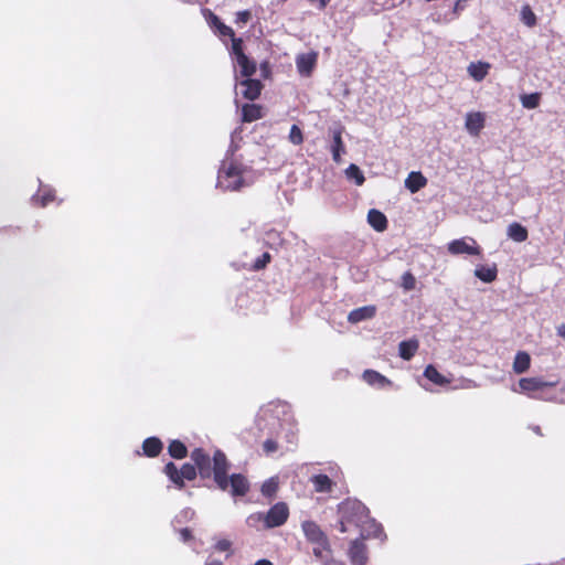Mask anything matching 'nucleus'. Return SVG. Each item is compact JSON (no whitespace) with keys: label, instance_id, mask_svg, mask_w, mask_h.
I'll return each mask as SVG.
<instances>
[{"label":"nucleus","instance_id":"1","mask_svg":"<svg viewBox=\"0 0 565 565\" xmlns=\"http://www.w3.org/2000/svg\"><path fill=\"white\" fill-rule=\"evenodd\" d=\"M191 459L194 461L202 478H210L213 475L214 481L220 489L225 491L231 487L233 495H244L248 491L249 484L244 476L232 475L227 479V461L223 452L215 451L211 459L207 454L198 448L192 451Z\"/></svg>","mask_w":565,"mask_h":565},{"label":"nucleus","instance_id":"2","mask_svg":"<svg viewBox=\"0 0 565 565\" xmlns=\"http://www.w3.org/2000/svg\"><path fill=\"white\" fill-rule=\"evenodd\" d=\"M255 179L256 174L250 168L237 161L225 160L220 168L216 185L225 191H237L250 185Z\"/></svg>","mask_w":565,"mask_h":565},{"label":"nucleus","instance_id":"3","mask_svg":"<svg viewBox=\"0 0 565 565\" xmlns=\"http://www.w3.org/2000/svg\"><path fill=\"white\" fill-rule=\"evenodd\" d=\"M243 41L241 39H233V44L230 53L233 61L235 81L252 77L257 70V64L250 60L242 49Z\"/></svg>","mask_w":565,"mask_h":565},{"label":"nucleus","instance_id":"4","mask_svg":"<svg viewBox=\"0 0 565 565\" xmlns=\"http://www.w3.org/2000/svg\"><path fill=\"white\" fill-rule=\"evenodd\" d=\"M339 512L341 514V532H350L351 527H358V523L366 518L369 511L362 502L349 499L340 504Z\"/></svg>","mask_w":565,"mask_h":565},{"label":"nucleus","instance_id":"5","mask_svg":"<svg viewBox=\"0 0 565 565\" xmlns=\"http://www.w3.org/2000/svg\"><path fill=\"white\" fill-rule=\"evenodd\" d=\"M164 472L169 479L179 488H182L184 480H193L196 476L195 467L184 463L179 470L173 462H169L164 467Z\"/></svg>","mask_w":565,"mask_h":565},{"label":"nucleus","instance_id":"6","mask_svg":"<svg viewBox=\"0 0 565 565\" xmlns=\"http://www.w3.org/2000/svg\"><path fill=\"white\" fill-rule=\"evenodd\" d=\"M447 249L451 255H480L481 248L477 241L472 237L466 236L462 238L454 239L447 244Z\"/></svg>","mask_w":565,"mask_h":565},{"label":"nucleus","instance_id":"7","mask_svg":"<svg viewBox=\"0 0 565 565\" xmlns=\"http://www.w3.org/2000/svg\"><path fill=\"white\" fill-rule=\"evenodd\" d=\"M289 515V510L286 503L278 502L273 505L265 514V527H276L282 525Z\"/></svg>","mask_w":565,"mask_h":565},{"label":"nucleus","instance_id":"8","mask_svg":"<svg viewBox=\"0 0 565 565\" xmlns=\"http://www.w3.org/2000/svg\"><path fill=\"white\" fill-rule=\"evenodd\" d=\"M262 88V83L250 77L236 81V94H242L246 99H256L260 95Z\"/></svg>","mask_w":565,"mask_h":565},{"label":"nucleus","instance_id":"9","mask_svg":"<svg viewBox=\"0 0 565 565\" xmlns=\"http://www.w3.org/2000/svg\"><path fill=\"white\" fill-rule=\"evenodd\" d=\"M554 385L555 383L545 382L540 377H523L519 381L518 387H513L512 391L516 393L531 394Z\"/></svg>","mask_w":565,"mask_h":565},{"label":"nucleus","instance_id":"10","mask_svg":"<svg viewBox=\"0 0 565 565\" xmlns=\"http://www.w3.org/2000/svg\"><path fill=\"white\" fill-rule=\"evenodd\" d=\"M486 125V114L482 111L467 113L465 118V128L470 136L477 137Z\"/></svg>","mask_w":565,"mask_h":565},{"label":"nucleus","instance_id":"11","mask_svg":"<svg viewBox=\"0 0 565 565\" xmlns=\"http://www.w3.org/2000/svg\"><path fill=\"white\" fill-rule=\"evenodd\" d=\"M318 60V53L309 52L297 55L296 66L301 76H309L315 68Z\"/></svg>","mask_w":565,"mask_h":565},{"label":"nucleus","instance_id":"12","mask_svg":"<svg viewBox=\"0 0 565 565\" xmlns=\"http://www.w3.org/2000/svg\"><path fill=\"white\" fill-rule=\"evenodd\" d=\"M360 531V534L362 539L366 537H381L382 535V527L380 524L375 522V520L371 519L369 516V512L366 513V518H364L361 523H358V527Z\"/></svg>","mask_w":565,"mask_h":565},{"label":"nucleus","instance_id":"13","mask_svg":"<svg viewBox=\"0 0 565 565\" xmlns=\"http://www.w3.org/2000/svg\"><path fill=\"white\" fill-rule=\"evenodd\" d=\"M491 64L483 61L471 62L467 66L468 75L476 82H482L489 74Z\"/></svg>","mask_w":565,"mask_h":565},{"label":"nucleus","instance_id":"14","mask_svg":"<svg viewBox=\"0 0 565 565\" xmlns=\"http://www.w3.org/2000/svg\"><path fill=\"white\" fill-rule=\"evenodd\" d=\"M302 531L312 544H322L323 540L327 539L320 527L312 521H305L302 523Z\"/></svg>","mask_w":565,"mask_h":565},{"label":"nucleus","instance_id":"15","mask_svg":"<svg viewBox=\"0 0 565 565\" xmlns=\"http://www.w3.org/2000/svg\"><path fill=\"white\" fill-rule=\"evenodd\" d=\"M497 265H478L475 269V276L483 282H492L497 279Z\"/></svg>","mask_w":565,"mask_h":565},{"label":"nucleus","instance_id":"16","mask_svg":"<svg viewBox=\"0 0 565 565\" xmlns=\"http://www.w3.org/2000/svg\"><path fill=\"white\" fill-rule=\"evenodd\" d=\"M363 380L371 386H375L379 388H384L386 386H390L392 382L386 379L381 373L373 371V370H366L363 373Z\"/></svg>","mask_w":565,"mask_h":565},{"label":"nucleus","instance_id":"17","mask_svg":"<svg viewBox=\"0 0 565 565\" xmlns=\"http://www.w3.org/2000/svg\"><path fill=\"white\" fill-rule=\"evenodd\" d=\"M376 309L374 306H364L352 310L348 316V320L352 323H358L373 318Z\"/></svg>","mask_w":565,"mask_h":565},{"label":"nucleus","instance_id":"18","mask_svg":"<svg viewBox=\"0 0 565 565\" xmlns=\"http://www.w3.org/2000/svg\"><path fill=\"white\" fill-rule=\"evenodd\" d=\"M332 146H331V153L332 159L339 163L341 162V156L344 153V145L342 141V130L340 128L332 130Z\"/></svg>","mask_w":565,"mask_h":565},{"label":"nucleus","instance_id":"19","mask_svg":"<svg viewBox=\"0 0 565 565\" xmlns=\"http://www.w3.org/2000/svg\"><path fill=\"white\" fill-rule=\"evenodd\" d=\"M55 200L54 191L46 185H40V189L35 195H33L32 201L35 205L45 207L47 204Z\"/></svg>","mask_w":565,"mask_h":565},{"label":"nucleus","instance_id":"20","mask_svg":"<svg viewBox=\"0 0 565 565\" xmlns=\"http://www.w3.org/2000/svg\"><path fill=\"white\" fill-rule=\"evenodd\" d=\"M427 179L418 171H413L408 174L405 180V186L412 192L416 193L420 189L425 188Z\"/></svg>","mask_w":565,"mask_h":565},{"label":"nucleus","instance_id":"21","mask_svg":"<svg viewBox=\"0 0 565 565\" xmlns=\"http://www.w3.org/2000/svg\"><path fill=\"white\" fill-rule=\"evenodd\" d=\"M367 222L377 232H383L387 227L386 216L381 211L375 209L369 211Z\"/></svg>","mask_w":565,"mask_h":565},{"label":"nucleus","instance_id":"22","mask_svg":"<svg viewBox=\"0 0 565 565\" xmlns=\"http://www.w3.org/2000/svg\"><path fill=\"white\" fill-rule=\"evenodd\" d=\"M424 376L438 386L448 385L451 380L441 374L434 365H428L424 371Z\"/></svg>","mask_w":565,"mask_h":565},{"label":"nucleus","instance_id":"23","mask_svg":"<svg viewBox=\"0 0 565 565\" xmlns=\"http://www.w3.org/2000/svg\"><path fill=\"white\" fill-rule=\"evenodd\" d=\"M507 235L510 239L516 243H522L527 239V230L520 223H511L507 228Z\"/></svg>","mask_w":565,"mask_h":565},{"label":"nucleus","instance_id":"24","mask_svg":"<svg viewBox=\"0 0 565 565\" xmlns=\"http://www.w3.org/2000/svg\"><path fill=\"white\" fill-rule=\"evenodd\" d=\"M352 563L363 565L366 562L365 546L360 541H354L349 551Z\"/></svg>","mask_w":565,"mask_h":565},{"label":"nucleus","instance_id":"25","mask_svg":"<svg viewBox=\"0 0 565 565\" xmlns=\"http://www.w3.org/2000/svg\"><path fill=\"white\" fill-rule=\"evenodd\" d=\"M531 365V356L525 351H520L515 354L513 361V371L516 374H522L530 369Z\"/></svg>","mask_w":565,"mask_h":565},{"label":"nucleus","instance_id":"26","mask_svg":"<svg viewBox=\"0 0 565 565\" xmlns=\"http://www.w3.org/2000/svg\"><path fill=\"white\" fill-rule=\"evenodd\" d=\"M418 341L417 340H407L399 343L398 351L399 356L404 360H411L418 350Z\"/></svg>","mask_w":565,"mask_h":565},{"label":"nucleus","instance_id":"27","mask_svg":"<svg viewBox=\"0 0 565 565\" xmlns=\"http://www.w3.org/2000/svg\"><path fill=\"white\" fill-rule=\"evenodd\" d=\"M207 22L211 26L216 29L217 33L221 36H230L232 41H233V39H236L234 36L233 30L230 26L222 23L216 15L210 13L209 18H207Z\"/></svg>","mask_w":565,"mask_h":565},{"label":"nucleus","instance_id":"28","mask_svg":"<svg viewBox=\"0 0 565 565\" xmlns=\"http://www.w3.org/2000/svg\"><path fill=\"white\" fill-rule=\"evenodd\" d=\"M142 449L147 456L154 457L161 451L162 443L156 437H150L143 441Z\"/></svg>","mask_w":565,"mask_h":565},{"label":"nucleus","instance_id":"29","mask_svg":"<svg viewBox=\"0 0 565 565\" xmlns=\"http://www.w3.org/2000/svg\"><path fill=\"white\" fill-rule=\"evenodd\" d=\"M315 490L317 492H328L332 488V481L326 475H316L311 478Z\"/></svg>","mask_w":565,"mask_h":565},{"label":"nucleus","instance_id":"30","mask_svg":"<svg viewBox=\"0 0 565 565\" xmlns=\"http://www.w3.org/2000/svg\"><path fill=\"white\" fill-rule=\"evenodd\" d=\"M243 120L244 121H254L262 117V108L255 104H246L243 106Z\"/></svg>","mask_w":565,"mask_h":565},{"label":"nucleus","instance_id":"31","mask_svg":"<svg viewBox=\"0 0 565 565\" xmlns=\"http://www.w3.org/2000/svg\"><path fill=\"white\" fill-rule=\"evenodd\" d=\"M344 174L348 180L353 181L356 185H362L365 181L364 174L361 171V169L354 164L351 163L344 171Z\"/></svg>","mask_w":565,"mask_h":565},{"label":"nucleus","instance_id":"32","mask_svg":"<svg viewBox=\"0 0 565 565\" xmlns=\"http://www.w3.org/2000/svg\"><path fill=\"white\" fill-rule=\"evenodd\" d=\"M168 450L170 456L175 459H182L186 456V447L179 440H172Z\"/></svg>","mask_w":565,"mask_h":565},{"label":"nucleus","instance_id":"33","mask_svg":"<svg viewBox=\"0 0 565 565\" xmlns=\"http://www.w3.org/2000/svg\"><path fill=\"white\" fill-rule=\"evenodd\" d=\"M521 104L526 109H534L540 105L541 96L539 93L525 94L521 96Z\"/></svg>","mask_w":565,"mask_h":565},{"label":"nucleus","instance_id":"34","mask_svg":"<svg viewBox=\"0 0 565 565\" xmlns=\"http://www.w3.org/2000/svg\"><path fill=\"white\" fill-rule=\"evenodd\" d=\"M313 554L322 562H327L330 558V548L327 539L323 540L322 544H315Z\"/></svg>","mask_w":565,"mask_h":565},{"label":"nucleus","instance_id":"35","mask_svg":"<svg viewBox=\"0 0 565 565\" xmlns=\"http://www.w3.org/2000/svg\"><path fill=\"white\" fill-rule=\"evenodd\" d=\"M521 20L527 26H534L536 23V17L529 6H524L521 9Z\"/></svg>","mask_w":565,"mask_h":565},{"label":"nucleus","instance_id":"36","mask_svg":"<svg viewBox=\"0 0 565 565\" xmlns=\"http://www.w3.org/2000/svg\"><path fill=\"white\" fill-rule=\"evenodd\" d=\"M278 489V481L276 478L266 480L262 486V493L265 497H273Z\"/></svg>","mask_w":565,"mask_h":565},{"label":"nucleus","instance_id":"37","mask_svg":"<svg viewBox=\"0 0 565 565\" xmlns=\"http://www.w3.org/2000/svg\"><path fill=\"white\" fill-rule=\"evenodd\" d=\"M288 140L295 146H299L303 142V134L297 125L291 126Z\"/></svg>","mask_w":565,"mask_h":565},{"label":"nucleus","instance_id":"38","mask_svg":"<svg viewBox=\"0 0 565 565\" xmlns=\"http://www.w3.org/2000/svg\"><path fill=\"white\" fill-rule=\"evenodd\" d=\"M246 523L248 526L250 527H257L258 524L260 523H264L265 524V514L258 512V513H253L250 514L247 520H246Z\"/></svg>","mask_w":565,"mask_h":565},{"label":"nucleus","instance_id":"39","mask_svg":"<svg viewBox=\"0 0 565 565\" xmlns=\"http://www.w3.org/2000/svg\"><path fill=\"white\" fill-rule=\"evenodd\" d=\"M402 286L405 290H413L416 286V279L411 273H405L402 276Z\"/></svg>","mask_w":565,"mask_h":565},{"label":"nucleus","instance_id":"40","mask_svg":"<svg viewBox=\"0 0 565 565\" xmlns=\"http://www.w3.org/2000/svg\"><path fill=\"white\" fill-rule=\"evenodd\" d=\"M270 262V255L268 253H264L259 258H257L253 265V268L258 270L264 268Z\"/></svg>","mask_w":565,"mask_h":565},{"label":"nucleus","instance_id":"41","mask_svg":"<svg viewBox=\"0 0 565 565\" xmlns=\"http://www.w3.org/2000/svg\"><path fill=\"white\" fill-rule=\"evenodd\" d=\"M193 516H194V511L192 509L188 508V509H184L183 511H181L179 515H177V521L178 522L188 521V520H191Z\"/></svg>","mask_w":565,"mask_h":565},{"label":"nucleus","instance_id":"42","mask_svg":"<svg viewBox=\"0 0 565 565\" xmlns=\"http://www.w3.org/2000/svg\"><path fill=\"white\" fill-rule=\"evenodd\" d=\"M250 12L249 11H241L236 14V23L238 24H246L250 20Z\"/></svg>","mask_w":565,"mask_h":565},{"label":"nucleus","instance_id":"43","mask_svg":"<svg viewBox=\"0 0 565 565\" xmlns=\"http://www.w3.org/2000/svg\"><path fill=\"white\" fill-rule=\"evenodd\" d=\"M264 451L266 454H273L277 450L278 446H277V443L273 439H267L265 443H264Z\"/></svg>","mask_w":565,"mask_h":565},{"label":"nucleus","instance_id":"44","mask_svg":"<svg viewBox=\"0 0 565 565\" xmlns=\"http://www.w3.org/2000/svg\"><path fill=\"white\" fill-rule=\"evenodd\" d=\"M231 542L228 540H220L216 544H215V548L220 552H225V551H230L231 550Z\"/></svg>","mask_w":565,"mask_h":565},{"label":"nucleus","instance_id":"45","mask_svg":"<svg viewBox=\"0 0 565 565\" xmlns=\"http://www.w3.org/2000/svg\"><path fill=\"white\" fill-rule=\"evenodd\" d=\"M477 384L472 380L463 379L460 381L459 385H456L455 388H472L476 387Z\"/></svg>","mask_w":565,"mask_h":565},{"label":"nucleus","instance_id":"46","mask_svg":"<svg viewBox=\"0 0 565 565\" xmlns=\"http://www.w3.org/2000/svg\"><path fill=\"white\" fill-rule=\"evenodd\" d=\"M376 4L381 6L383 9H392L395 7L393 0H374Z\"/></svg>","mask_w":565,"mask_h":565},{"label":"nucleus","instance_id":"47","mask_svg":"<svg viewBox=\"0 0 565 565\" xmlns=\"http://www.w3.org/2000/svg\"><path fill=\"white\" fill-rule=\"evenodd\" d=\"M180 536L183 542H188L191 539V532L188 529L180 531Z\"/></svg>","mask_w":565,"mask_h":565},{"label":"nucleus","instance_id":"48","mask_svg":"<svg viewBox=\"0 0 565 565\" xmlns=\"http://www.w3.org/2000/svg\"><path fill=\"white\" fill-rule=\"evenodd\" d=\"M313 4H317L319 9H323L330 0H311Z\"/></svg>","mask_w":565,"mask_h":565},{"label":"nucleus","instance_id":"49","mask_svg":"<svg viewBox=\"0 0 565 565\" xmlns=\"http://www.w3.org/2000/svg\"><path fill=\"white\" fill-rule=\"evenodd\" d=\"M557 334L565 339V324H561L557 327Z\"/></svg>","mask_w":565,"mask_h":565},{"label":"nucleus","instance_id":"50","mask_svg":"<svg viewBox=\"0 0 565 565\" xmlns=\"http://www.w3.org/2000/svg\"><path fill=\"white\" fill-rule=\"evenodd\" d=\"M205 565H223V563H222V562H220V561H216V559L209 558V559L205 562Z\"/></svg>","mask_w":565,"mask_h":565},{"label":"nucleus","instance_id":"51","mask_svg":"<svg viewBox=\"0 0 565 565\" xmlns=\"http://www.w3.org/2000/svg\"><path fill=\"white\" fill-rule=\"evenodd\" d=\"M254 565H274L268 559H259L257 561Z\"/></svg>","mask_w":565,"mask_h":565}]
</instances>
